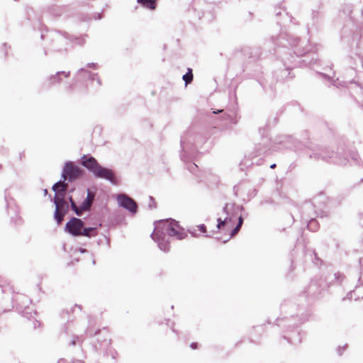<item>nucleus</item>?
Segmentation results:
<instances>
[{
	"label": "nucleus",
	"mask_w": 363,
	"mask_h": 363,
	"mask_svg": "<svg viewBox=\"0 0 363 363\" xmlns=\"http://www.w3.org/2000/svg\"><path fill=\"white\" fill-rule=\"evenodd\" d=\"M165 235L175 237L179 240L184 239L186 235L184 229L174 220L170 219L158 222L152 233V238L159 243L160 249L163 251H168L169 249V244L161 242Z\"/></svg>",
	"instance_id": "obj_1"
},
{
	"label": "nucleus",
	"mask_w": 363,
	"mask_h": 363,
	"mask_svg": "<svg viewBox=\"0 0 363 363\" xmlns=\"http://www.w3.org/2000/svg\"><path fill=\"white\" fill-rule=\"evenodd\" d=\"M81 164L91 172L95 177L107 179L113 184L117 183L113 171L101 166L94 157L83 155L81 157Z\"/></svg>",
	"instance_id": "obj_2"
},
{
	"label": "nucleus",
	"mask_w": 363,
	"mask_h": 363,
	"mask_svg": "<svg viewBox=\"0 0 363 363\" xmlns=\"http://www.w3.org/2000/svg\"><path fill=\"white\" fill-rule=\"evenodd\" d=\"M243 223V219L241 216L239 217L238 223L237 225L233 228V225L232 224V220L230 218L226 217L224 220L221 218H218V224L217 228L221 232L229 235L228 240L233 238L237 233L240 231V228Z\"/></svg>",
	"instance_id": "obj_3"
},
{
	"label": "nucleus",
	"mask_w": 363,
	"mask_h": 363,
	"mask_svg": "<svg viewBox=\"0 0 363 363\" xmlns=\"http://www.w3.org/2000/svg\"><path fill=\"white\" fill-rule=\"evenodd\" d=\"M94 199V194L88 190L86 199L83 201L82 205L78 207L72 198L69 199L72 208L77 215H81L83 211L90 208Z\"/></svg>",
	"instance_id": "obj_4"
},
{
	"label": "nucleus",
	"mask_w": 363,
	"mask_h": 363,
	"mask_svg": "<svg viewBox=\"0 0 363 363\" xmlns=\"http://www.w3.org/2000/svg\"><path fill=\"white\" fill-rule=\"evenodd\" d=\"M82 173L80 169L72 162H67L64 167L62 177L65 179L73 180Z\"/></svg>",
	"instance_id": "obj_5"
},
{
	"label": "nucleus",
	"mask_w": 363,
	"mask_h": 363,
	"mask_svg": "<svg viewBox=\"0 0 363 363\" xmlns=\"http://www.w3.org/2000/svg\"><path fill=\"white\" fill-rule=\"evenodd\" d=\"M84 223L81 219L73 218L67 224L66 229L73 235L79 236L82 234Z\"/></svg>",
	"instance_id": "obj_6"
},
{
	"label": "nucleus",
	"mask_w": 363,
	"mask_h": 363,
	"mask_svg": "<svg viewBox=\"0 0 363 363\" xmlns=\"http://www.w3.org/2000/svg\"><path fill=\"white\" fill-rule=\"evenodd\" d=\"M118 201L122 207L129 210L130 212H132V213L136 212L137 204L134 201V200L132 199L131 198L127 196L126 195H123V194L119 195L118 196Z\"/></svg>",
	"instance_id": "obj_7"
},
{
	"label": "nucleus",
	"mask_w": 363,
	"mask_h": 363,
	"mask_svg": "<svg viewBox=\"0 0 363 363\" xmlns=\"http://www.w3.org/2000/svg\"><path fill=\"white\" fill-rule=\"evenodd\" d=\"M67 188V184L65 182H59L56 183L52 187L53 190L56 192L55 197H63Z\"/></svg>",
	"instance_id": "obj_8"
},
{
	"label": "nucleus",
	"mask_w": 363,
	"mask_h": 363,
	"mask_svg": "<svg viewBox=\"0 0 363 363\" xmlns=\"http://www.w3.org/2000/svg\"><path fill=\"white\" fill-rule=\"evenodd\" d=\"M138 3L141 4L143 6L154 10L156 8V1L157 0H137Z\"/></svg>",
	"instance_id": "obj_9"
},
{
	"label": "nucleus",
	"mask_w": 363,
	"mask_h": 363,
	"mask_svg": "<svg viewBox=\"0 0 363 363\" xmlns=\"http://www.w3.org/2000/svg\"><path fill=\"white\" fill-rule=\"evenodd\" d=\"M55 203L57 207V204L60 206V211L65 213L66 208H67V203L64 201L63 197H55Z\"/></svg>",
	"instance_id": "obj_10"
},
{
	"label": "nucleus",
	"mask_w": 363,
	"mask_h": 363,
	"mask_svg": "<svg viewBox=\"0 0 363 363\" xmlns=\"http://www.w3.org/2000/svg\"><path fill=\"white\" fill-rule=\"evenodd\" d=\"M187 70V73L182 77V79L184 81L186 85L190 84L192 82L194 77L192 69L191 68H188Z\"/></svg>",
	"instance_id": "obj_11"
},
{
	"label": "nucleus",
	"mask_w": 363,
	"mask_h": 363,
	"mask_svg": "<svg viewBox=\"0 0 363 363\" xmlns=\"http://www.w3.org/2000/svg\"><path fill=\"white\" fill-rule=\"evenodd\" d=\"M65 213L64 212L60 211V206L58 204H57V209H55V217L58 223H61L62 221Z\"/></svg>",
	"instance_id": "obj_12"
},
{
	"label": "nucleus",
	"mask_w": 363,
	"mask_h": 363,
	"mask_svg": "<svg viewBox=\"0 0 363 363\" xmlns=\"http://www.w3.org/2000/svg\"><path fill=\"white\" fill-rule=\"evenodd\" d=\"M95 232V229L93 228H82L81 235L84 236H94L96 233L93 234L92 233Z\"/></svg>",
	"instance_id": "obj_13"
},
{
	"label": "nucleus",
	"mask_w": 363,
	"mask_h": 363,
	"mask_svg": "<svg viewBox=\"0 0 363 363\" xmlns=\"http://www.w3.org/2000/svg\"><path fill=\"white\" fill-rule=\"evenodd\" d=\"M198 228H199V230L201 232H202L203 233H206L207 232L206 227L203 224L199 225Z\"/></svg>",
	"instance_id": "obj_14"
},
{
	"label": "nucleus",
	"mask_w": 363,
	"mask_h": 363,
	"mask_svg": "<svg viewBox=\"0 0 363 363\" xmlns=\"http://www.w3.org/2000/svg\"><path fill=\"white\" fill-rule=\"evenodd\" d=\"M191 348L196 349L197 348V343H192L191 345Z\"/></svg>",
	"instance_id": "obj_15"
},
{
	"label": "nucleus",
	"mask_w": 363,
	"mask_h": 363,
	"mask_svg": "<svg viewBox=\"0 0 363 363\" xmlns=\"http://www.w3.org/2000/svg\"><path fill=\"white\" fill-rule=\"evenodd\" d=\"M74 308H78L79 311H81V310H82L81 307H80V306H77V305H75V306H74Z\"/></svg>",
	"instance_id": "obj_16"
},
{
	"label": "nucleus",
	"mask_w": 363,
	"mask_h": 363,
	"mask_svg": "<svg viewBox=\"0 0 363 363\" xmlns=\"http://www.w3.org/2000/svg\"><path fill=\"white\" fill-rule=\"evenodd\" d=\"M275 167H276V164H272V165L270 166V167H271V168H272V169H273V168H274Z\"/></svg>",
	"instance_id": "obj_17"
},
{
	"label": "nucleus",
	"mask_w": 363,
	"mask_h": 363,
	"mask_svg": "<svg viewBox=\"0 0 363 363\" xmlns=\"http://www.w3.org/2000/svg\"><path fill=\"white\" fill-rule=\"evenodd\" d=\"M315 223V220H313V221H311V222H310V223H309V225H312V223Z\"/></svg>",
	"instance_id": "obj_18"
}]
</instances>
